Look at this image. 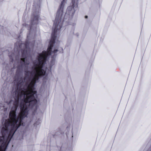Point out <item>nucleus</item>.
Here are the masks:
<instances>
[{
  "instance_id": "1",
  "label": "nucleus",
  "mask_w": 151,
  "mask_h": 151,
  "mask_svg": "<svg viewBox=\"0 0 151 151\" xmlns=\"http://www.w3.org/2000/svg\"><path fill=\"white\" fill-rule=\"evenodd\" d=\"M26 104L20 106V112L16 117L17 110L11 111L9 114V118L6 120L4 126L2 127L1 132L2 136L0 137V151H5L14 133L21 125L23 124V120L28 112Z\"/></svg>"
},
{
  "instance_id": "8",
  "label": "nucleus",
  "mask_w": 151,
  "mask_h": 151,
  "mask_svg": "<svg viewBox=\"0 0 151 151\" xmlns=\"http://www.w3.org/2000/svg\"><path fill=\"white\" fill-rule=\"evenodd\" d=\"M14 99L15 101L13 104L14 107L12 108V109L14 108V109L17 110L19 104V97L18 96H16Z\"/></svg>"
},
{
  "instance_id": "13",
  "label": "nucleus",
  "mask_w": 151,
  "mask_h": 151,
  "mask_svg": "<svg viewBox=\"0 0 151 151\" xmlns=\"http://www.w3.org/2000/svg\"><path fill=\"white\" fill-rule=\"evenodd\" d=\"M13 58H12V61H13Z\"/></svg>"
},
{
  "instance_id": "10",
  "label": "nucleus",
  "mask_w": 151,
  "mask_h": 151,
  "mask_svg": "<svg viewBox=\"0 0 151 151\" xmlns=\"http://www.w3.org/2000/svg\"><path fill=\"white\" fill-rule=\"evenodd\" d=\"M58 51V49H55V50H54L53 52H54V53H56V52H57Z\"/></svg>"
},
{
  "instance_id": "4",
  "label": "nucleus",
  "mask_w": 151,
  "mask_h": 151,
  "mask_svg": "<svg viewBox=\"0 0 151 151\" xmlns=\"http://www.w3.org/2000/svg\"><path fill=\"white\" fill-rule=\"evenodd\" d=\"M72 5L68 7L65 15V17L67 18L68 17L69 18H72L76 10L78 9V2L75 4V0H72Z\"/></svg>"
},
{
  "instance_id": "5",
  "label": "nucleus",
  "mask_w": 151,
  "mask_h": 151,
  "mask_svg": "<svg viewBox=\"0 0 151 151\" xmlns=\"http://www.w3.org/2000/svg\"><path fill=\"white\" fill-rule=\"evenodd\" d=\"M40 17L38 12H34L31 15V25L37 24L38 23V19Z\"/></svg>"
},
{
  "instance_id": "7",
  "label": "nucleus",
  "mask_w": 151,
  "mask_h": 151,
  "mask_svg": "<svg viewBox=\"0 0 151 151\" xmlns=\"http://www.w3.org/2000/svg\"><path fill=\"white\" fill-rule=\"evenodd\" d=\"M27 54V51L26 50H24L22 51V58H21V60L25 64L28 65L29 64V61H25Z\"/></svg>"
},
{
  "instance_id": "2",
  "label": "nucleus",
  "mask_w": 151,
  "mask_h": 151,
  "mask_svg": "<svg viewBox=\"0 0 151 151\" xmlns=\"http://www.w3.org/2000/svg\"><path fill=\"white\" fill-rule=\"evenodd\" d=\"M63 22H54L52 27V32L51 35V40L47 49V52L43 51L39 55L38 57V63L35 64V66L34 69L36 73L32 80L31 83L35 85L40 77L44 75L46 70L42 69L43 66L46 63L48 55H51L52 49L54 44L55 43L56 34L57 31L60 30L62 26Z\"/></svg>"
},
{
  "instance_id": "11",
  "label": "nucleus",
  "mask_w": 151,
  "mask_h": 151,
  "mask_svg": "<svg viewBox=\"0 0 151 151\" xmlns=\"http://www.w3.org/2000/svg\"><path fill=\"white\" fill-rule=\"evenodd\" d=\"M85 18H88V16H85Z\"/></svg>"
},
{
  "instance_id": "9",
  "label": "nucleus",
  "mask_w": 151,
  "mask_h": 151,
  "mask_svg": "<svg viewBox=\"0 0 151 151\" xmlns=\"http://www.w3.org/2000/svg\"><path fill=\"white\" fill-rule=\"evenodd\" d=\"M32 71H30L28 70H26L25 71V75L26 77H29V74H32Z\"/></svg>"
},
{
  "instance_id": "3",
  "label": "nucleus",
  "mask_w": 151,
  "mask_h": 151,
  "mask_svg": "<svg viewBox=\"0 0 151 151\" xmlns=\"http://www.w3.org/2000/svg\"><path fill=\"white\" fill-rule=\"evenodd\" d=\"M22 81H19L17 83V88L16 90L15 94H17V96H23L24 99L21 101L20 106L22 103V105L25 104V107L28 109L30 107L32 108L35 106L37 103L36 99L35 98V96L27 92V89H24L25 91L22 90L21 88V85Z\"/></svg>"
},
{
  "instance_id": "15",
  "label": "nucleus",
  "mask_w": 151,
  "mask_h": 151,
  "mask_svg": "<svg viewBox=\"0 0 151 151\" xmlns=\"http://www.w3.org/2000/svg\"><path fill=\"white\" fill-rule=\"evenodd\" d=\"M9 57L11 58L10 56H9ZM10 58L11 59V58Z\"/></svg>"
},
{
  "instance_id": "12",
  "label": "nucleus",
  "mask_w": 151,
  "mask_h": 151,
  "mask_svg": "<svg viewBox=\"0 0 151 151\" xmlns=\"http://www.w3.org/2000/svg\"><path fill=\"white\" fill-rule=\"evenodd\" d=\"M61 50L63 51V49L61 48Z\"/></svg>"
},
{
  "instance_id": "14",
  "label": "nucleus",
  "mask_w": 151,
  "mask_h": 151,
  "mask_svg": "<svg viewBox=\"0 0 151 151\" xmlns=\"http://www.w3.org/2000/svg\"><path fill=\"white\" fill-rule=\"evenodd\" d=\"M25 45H27V44H26Z\"/></svg>"
},
{
  "instance_id": "6",
  "label": "nucleus",
  "mask_w": 151,
  "mask_h": 151,
  "mask_svg": "<svg viewBox=\"0 0 151 151\" xmlns=\"http://www.w3.org/2000/svg\"><path fill=\"white\" fill-rule=\"evenodd\" d=\"M34 85L30 82L28 84L27 88L26 89L27 92H28L29 93H30L31 94L34 96L37 93L36 91L33 90Z\"/></svg>"
}]
</instances>
